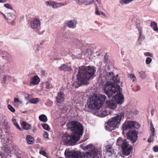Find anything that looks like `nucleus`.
<instances>
[{
    "instance_id": "nucleus-8",
    "label": "nucleus",
    "mask_w": 158,
    "mask_h": 158,
    "mask_svg": "<svg viewBox=\"0 0 158 158\" xmlns=\"http://www.w3.org/2000/svg\"><path fill=\"white\" fill-rule=\"evenodd\" d=\"M2 130L0 129V135L1 136V142L2 145V150L6 152H10L12 150V148H10L8 145V144L9 141V139L6 136L2 135Z\"/></svg>"
},
{
    "instance_id": "nucleus-24",
    "label": "nucleus",
    "mask_w": 158,
    "mask_h": 158,
    "mask_svg": "<svg viewBox=\"0 0 158 158\" xmlns=\"http://www.w3.org/2000/svg\"><path fill=\"white\" fill-rule=\"evenodd\" d=\"M78 1L86 5H88L92 4L94 2V0H78ZM98 2V0H96Z\"/></svg>"
},
{
    "instance_id": "nucleus-6",
    "label": "nucleus",
    "mask_w": 158,
    "mask_h": 158,
    "mask_svg": "<svg viewBox=\"0 0 158 158\" xmlns=\"http://www.w3.org/2000/svg\"><path fill=\"white\" fill-rule=\"evenodd\" d=\"M103 89L106 94L108 96L109 98L116 93L120 92L122 89L119 85H114L111 82H107L103 86Z\"/></svg>"
},
{
    "instance_id": "nucleus-7",
    "label": "nucleus",
    "mask_w": 158,
    "mask_h": 158,
    "mask_svg": "<svg viewBox=\"0 0 158 158\" xmlns=\"http://www.w3.org/2000/svg\"><path fill=\"white\" fill-rule=\"evenodd\" d=\"M116 144L121 146L124 155L127 156L130 154L131 148L126 139L123 140L121 138H119L117 140Z\"/></svg>"
},
{
    "instance_id": "nucleus-11",
    "label": "nucleus",
    "mask_w": 158,
    "mask_h": 158,
    "mask_svg": "<svg viewBox=\"0 0 158 158\" xmlns=\"http://www.w3.org/2000/svg\"><path fill=\"white\" fill-rule=\"evenodd\" d=\"M16 13L14 12H10L7 13V16L6 17L5 19L8 23L11 25L14 26L16 24L15 20L16 19Z\"/></svg>"
},
{
    "instance_id": "nucleus-63",
    "label": "nucleus",
    "mask_w": 158,
    "mask_h": 158,
    "mask_svg": "<svg viewBox=\"0 0 158 158\" xmlns=\"http://www.w3.org/2000/svg\"><path fill=\"white\" fill-rule=\"evenodd\" d=\"M60 158H63L62 157H60Z\"/></svg>"
},
{
    "instance_id": "nucleus-32",
    "label": "nucleus",
    "mask_w": 158,
    "mask_h": 158,
    "mask_svg": "<svg viewBox=\"0 0 158 158\" xmlns=\"http://www.w3.org/2000/svg\"><path fill=\"white\" fill-rule=\"evenodd\" d=\"M3 53L5 55V56H2L3 58V59L5 60H6L7 61L9 60L10 59L9 55L6 52H3Z\"/></svg>"
},
{
    "instance_id": "nucleus-30",
    "label": "nucleus",
    "mask_w": 158,
    "mask_h": 158,
    "mask_svg": "<svg viewBox=\"0 0 158 158\" xmlns=\"http://www.w3.org/2000/svg\"><path fill=\"white\" fill-rule=\"evenodd\" d=\"M136 28L138 30L139 34L143 33V30L142 27V24H136Z\"/></svg>"
},
{
    "instance_id": "nucleus-33",
    "label": "nucleus",
    "mask_w": 158,
    "mask_h": 158,
    "mask_svg": "<svg viewBox=\"0 0 158 158\" xmlns=\"http://www.w3.org/2000/svg\"><path fill=\"white\" fill-rule=\"evenodd\" d=\"M151 132V134L148 139V142L149 143H151L153 141L154 137L155 136L154 134L155 131H154L153 133L152 131Z\"/></svg>"
},
{
    "instance_id": "nucleus-38",
    "label": "nucleus",
    "mask_w": 158,
    "mask_h": 158,
    "mask_svg": "<svg viewBox=\"0 0 158 158\" xmlns=\"http://www.w3.org/2000/svg\"><path fill=\"white\" fill-rule=\"evenodd\" d=\"M139 37L138 40V42H140V41L143 40L144 39V36L143 35V33L139 34Z\"/></svg>"
},
{
    "instance_id": "nucleus-36",
    "label": "nucleus",
    "mask_w": 158,
    "mask_h": 158,
    "mask_svg": "<svg viewBox=\"0 0 158 158\" xmlns=\"http://www.w3.org/2000/svg\"><path fill=\"white\" fill-rule=\"evenodd\" d=\"M45 88L46 89H48L52 88V86L51 83L47 82L45 83Z\"/></svg>"
},
{
    "instance_id": "nucleus-51",
    "label": "nucleus",
    "mask_w": 158,
    "mask_h": 158,
    "mask_svg": "<svg viewBox=\"0 0 158 158\" xmlns=\"http://www.w3.org/2000/svg\"><path fill=\"white\" fill-rule=\"evenodd\" d=\"M153 151L155 152H158V147L157 146H154L153 148Z\"/></svg>"
},
{
    "instance_id": "nucleus-14",
    "label": "nucleus",
    "mask_w": 158,
    "mask_h": 158,
    "mask_svg": "<svg viewBox=\"0 0 158 158\" xmlns=\"http://www.w3.org/2000/svg\"><path fill=\"white\" fill-rule=\"evenodd\" d=\"M113 99L114 101H116L117 104H122L124 102V97L123 95L120 93H118L113 96Z\"/></svg>"
},
{
    "instance_id": "nucleus-18",
    "label": "nucleus",
    "mask_w": 158,
    "mask_h": 158,
    "mask_svg": "<svg viewBox=\"0 0 158 158\" xmlns=\"http://www.w3.org/2000/svg\"><path fill=\"white\" fill-rule=\"evenodd\" d=\"M139 113V111L135 108H133L130 109L127 114V115L129 116V118H131L135 115H137Z\"/></svg>"
},
{
    "instance_id": "nucleus-50",
    "label": "nucleus",
    "mask_w": 158,
    "mask_h": 158,
    "mask_svg": "<svg viewBox=\"0 0 158 158\" xmlns=\"http://www.w3.org/2000/svg\"><path fill=\"white\" fill-rule=\"evenodd\" d=\"M40 153L46 156H47L46 155H47L45 151H40Z\"/></svg>"
},
{
    "instance_id": "nucleus-61",
    "label": "nucleus",
    "mask_w": 158,
    "mask_h": 158,
    "mask_svg": "<svg viewBox=\"0 0 158 158\" xmlns=\"http://www.w3.org/2000/svg\"><path fill=\"white\" fill-rule=\"evenodd\" d=\"M4 124L5 125H6L8 124V123L6 122L5 121H4Z\"/></svg>"
},
{
    "instance_id": "nucleus-21",
    "label": "nucleus",
    "mask_w": 158,
    "mask_h": 158,
    "mask_svg": "<svg viewBox=\"0 0 158 158\" xmlns=\"http://www.w3.org/2000/svg\"><path fill=\"white\" fill-rule=\"evenodd\" d=\"M110 114V112L107 111L106 108L102 109L99 113L98 116L101 117H104Z\"/></svg>"
},
{
    "instance_id": "nucleus-55",
    "label": "nucleus",
    "mask_w": 158,
    "mask_h": 158,
    "mask_svg": "<svg viewBox=\"0 0 158 158\" xmlns=\"http://www.w3.org/2000/svg\"><path fill=\"white\" fill-rule=\"evenodd\" d=\"M84 144H81L80 145V148L83 149L84 150V148L85 147V146H84Z\"/></svg>"
},
{
    "instance_id": "nucleus-59",
    "label": "nucleus",
    "mask_w": 158,
    "mask_h": 158,
    "mask_svg": "<svg viewBox=\"0 0 158 158\" xmlns=\"http://www.w3.org/2000/svg\"><path fill=\"white\" fill-rule=\"evenodd\" d=\"M6 77L4 76L3 78V81H5L6 80Z\"/></svg>"
},
{
    "instance_id": "nucleus-23",
    "label": "nucleus",
    "mask_w": 158,
    "mask_h": 158,
    "mask_svg": "<svg viewBox=\"0 0 158 158\" xmlns=\"http://www.w3.org/2000/svg\"><path fill=\"white\" fill-rule=\"evenodd\" d=\"M67 4V3H66L57 2H56L53 1L52 7L54 8H56L61 6H63Z\"/></svg>"
},
{
    "instance_id": "nucleus-62",
    "label": "nucleus",
    "mask_w": 158,
    "mask_h": 158,
    "mask_svg": "<svg viewBox=\"0 0 158 158\" xmlns=\"http://www.w3.org/2000/svg\"><path fill=\"white\" fill-rule=\"evenodd\" d=\"M151 114H152V115L153 114V113H152V112H151Z\"/></svg>"
},
{
    "instance_id": "nucleus-37",
    "label": "nucleus",
    "mask_w": 158,
    "mask_h": 158,
    "mask_svg": "<svg viewBox=\"0 0 158 158\" xmlns=\"http://www.w3.org/2000/svg\"><path fill=\"white\" fill-rule=\"evenodd\" d=\"M12 122L14 124L17 128H18L19 130H20L21 129V128L20 127L18 124L17 123L15 119H12Z\"/></svg>"
},
{
    "instance_id": "nucleus-58",
    "label": "nucleus",
    "mask_w": 158,
    "mask_h": 158,
    "mask_svg": "<svg viewBox=\"0 0 158 158\" xmlns=\"http://www.w3.org/2000/svg\"><path fill=\"white\" fill-rule=\"evenodd\" d=\"M29 97V94L27 95V97H25V99L26 100H28Z\"/></svg>"
},
{
    "instance_id": "nucleus-45",
    "label": "nucleus",
    "mask_w": 158,
    "mask_h": 158,
    "mask_svg": "<svg viewBox=\"0 0 158 158\" xmlns=\"http://www.w3.org/2000/svg\"><path fill=\"white\" fill-rule=\"evenodd\" d=\"M150 125L151 131H152L153 133L154 131H155V129L152 122L150 123Z\"/></svg>"
},
{
    "instance_id": "nucleus-13",
    "label": "nucleus",
    "mask_w": 158,
    "mask_h": 158,
    "mask_svg": "<svg viewBox=\"0 0 158 158\" xmlns=\"http://www.w3.org/2000/svg\"><path fill=\"white\" fill-rule=\"evenodd\" d=\"M41 25L40 19L38 18H35L32 20L30 23V26L32 29H36Z\"/></svg>"
},
{
    "instance_id": "nucleus-29",
    "label": "nucleus",
    "mask_w": 158,
    "mask_h": 158,
    "mask_svg": "<svg viewBox=\"0 0 158 158\" xmlns=\"http://www.w3.org/2000/svg\"><path fill=\"white\" fill-rule=\"evenodd\" d=\"M157 25V24L154 22H152L150 25L151 27L156 31L158 30Z\"/></svg>"
},
{
    "instance_id": "nucleus-44",
    "label": "nucleus",
    "mask_w": 158,
    "mask_h": 158,
    "mask_svg": "<svg viewBox=\"0 0 158 158\" xmlns=\"http://www.w3.org/2000/svg\"><path fill=\"white\" fill-rule=\"evenodd\" d=\"M102 12L101 11L99 10V9L98 8V7H96V10L95 12V14L96 15H101V12Z\"/></svg>"
},
{
    "instance_id": "nucleus-5",
    "label": "nucleus",
    "mask_w": 158,
    "mask_h": 158,
    "mask_svg": "<svg viewBox=\"0 0 158 158\" xmlns=\"http://www.w3.org/2000/svg\"><path fill=\"white\" fill-rule=\"evenodd\" d=\"M124 113L122 112L109 120L106 124L105 128L106 130L111 131L118 127L122 119L124 118Z\"/></svg>"
},
{
    "instance_id": "nucleus-31",
    "label": "nucleus",
    "mask_w": 158,
    "mask_h": 158,
    "mask_svg": "<svg viewBox=\"0 0 158 158\" xmlns=\"http://www.w3.org/2000/svg\"><path fill=\"white\" fill-rule=\"evenodd\" d=\"M128 77L130 78L133 82H135L136 81V78L134 74H129L128 75Z\"/></svg>"
},
{
    "instance_id": "nucleus-35",
    "label": "nucleus",
    "mask_w": 158,
    "mask_h": 158,
    "mask_svg": "<svg viewBox=\"0 0 158 158\" xmlns=\"http://www.w3.org/2000/svg\"><path fill=\"white\" fill-rule=\"evenodd\" d=\"M4 6L6 8H7L8 9H10V10H13V7L9 3H7L4 4Z\"/></svg>"
},
{
    "instance_id": "nucleus-1",
    "label": "nucleus",
    "mask_w": 158,
    "mask_h": 158,
    "mask_svg": "<svg viewBox=\"0 0 158 158\" xmlns=\"http://www.w3.org/2000/svg\"><path fill=\"white\" fill-rule=\"evenodd\" d=\"M68 125V128L72 132V136L65 134L62 137V140L67 145H73L82 136L83 127L80 123L76 121H71Z\"/></svg>"
},
{
    "instance_id": "nucleus-48",
    "label": "nucleus",
    "mask_w": 158,
    "mask_h": 158,
    "mask_svg": "<svg viewBox=\"0 0 158 158\" xmlns=\"http://www.w3.org/2000/svg\"><path fill=\"white\" fill-rule=\"evenodd\" d=\"M144 54L145 56H150V57L153 56L152 54L150 52H146L144 53Z\"/></svg>"
},
{
    "instance_id": "nucleus-47",
    "label": "nucleus",
    "mask_w": 158,
    "mask_h": 158,
    "mask_svg": "<svg viewBox=\"0 0 158 158\" xmlns=\"http://www.w3.org/2000/svg\"><path fill=\"white\" fill-rule=\"evenodd\" d=\"M14 102L16 103H18L20 104H22V102L20 101L19 98H15L14 99Z\"/></svg>"
},
{
    "instance_id": "nucleus-40",
    "label": "nucleus",
    "mask_w": 158,
    "mask_h": 158,
    "mask_svg": "<svg viewBox=\"0 0 158 158\" xmlns=\"http://www.w3.org/2000/svg\"><path fill=\"white\" fill-rule=\"evenodd\" d=\"M43 127L45 130L49 131L50 129V128L49 125L47 124H43L42 125Z\"/></svg>"
},
{
    "instance_id": "nucleus-19",
    "label": "nucleus",
    "mask_w": 158,
    "mask_h": 158,
    "mask_svg": "<svg viewBox=\"0 0 158 158\" xmlns=\"http://www.w3.org/2000/svg\"><path fill=\"white\" fill-rule=\"evenodd\" d=\"M82 54L85 55H91L93 53V50L88 48L87 47L84 46L81 48Z\"/></svg>"
},
{
    "instance_id": "nucleus-17",
    "label": "nucleus",
    "mask_w": 158,
    "mask_h": 158,
    "mask_svg": "<svg viewBox=\"0 0 158 158\" xmlns=\"http://www.w3.org/2000/svg\"><path fill=\"white\" fill-rule=\"evenodd\" d=\"M77 23V21L76 20H71L68 22L67 26L70 28L74 29L76 28Z\"/></svg>"
},
{
    "instance_id": "nucleus-15",
    "label": "nucleus",
    "mask_w": 158,
    "mask_h": 158,
    "mask_svg": "<svg viewBox=\"0 0 158 158\" xmlns=\"http://www.w3.org/2000/svg\"><path fill=\"white\" fill-rule=\"evenodd\" d=\"M106 106L108 108L114 110L117 107V103L116 101H114L113 98L112 100H108L106 102Z\"/></svg>"
},
{
    "instance_id": "nucleus-49",
    "label": "nucleus",
    "mask_w": 158,
    "mask_h": 158,
    "mask_svg": "<svg viewBox=\"0 0 158 158\" xmlns=\"http://www.w3.org/2000/svg\"><path fill=\"white\" fill-rule=\"evenodd\" d=\"M106 148L107 149V151L108 152H110V153H112L111 151L110 150L111 149V147L110 146H107L106 147Z\"/></svg>"
},
{
    "instance_id": "nucleus-9",
    "label": "nucleus",
    "mask_w": 158,
    "mask_h": 158,
    "mask_svg": "<svg viewBox=\"0 0 158 158\" xmlns=\"http://www.w3.org/2000/svg\"><path fill=\"white\" fill-rule=\"evenodd\" d=\"M118 75L117 74L115 76H113L112 72L108 73L106 71H104L103 73H101V77L103 80L104 78L106 80H112L115 83H118L120 81L119 78L118 77Z\"/></svg>"
},
{
    "instance_id": "nucleus-25",
    "label": "nucleus",
    "mask_w": 158,
    "mask_h": 158,
    "mask_svg": "<svg viewBox=\"0 0 158 158\" xmlns=\"http://www.w3.org/2000/svg\"><path fill=\"white\" fill-rule=\"evenodd\" d=\"M22 125L23 128L25 130H28L31 129V125L25 122H22Z\"/></svg>"
},
{
    "instance_id": "nucleus-16",
    "label": "nucleus",
    "mask_w": 158,
    "mask_h": 158,
    "mask_svg": "<svg viewBox=\"0 0 158 158\" xmlns=\"http://www.w3.org/2000/svg\"><path fill=\"white\" fill-rule=\"evenodd\" d=\"M65 99V94L62 92H58L56 98V102L59 103H61L63 102Z\"/></svg>"
},
{
    "instance_id": "nucleus-42",
    "label": "nucleus",
    "mask_w": 158,
    "mask_h": 158,
    "mask_svg": "<svg viewBox=\"0 0 158 158\" xmlns=\"http://www.w3.org/2000/svg\"><path fill=\"white\" fill-rule=\"evenodd\" d=\"M53 1H47L45 2V4L47 6H52Z\"/></svg>"
},
{
    "instance_id": "nucleus-27",
    "label": "nucleus",
    "mask_w": 158,
    "mask_h": 158,
    "mask_svg": "<svg viewBox=\"0 0 158 158\" xmlns=\"http://www.w3.org/2000/svg\"><path fill=\"white\" fill-rule=\"evenodd\" d=\"M138 76L141 79H144L146 78V72L143 71H141L138 73Z\"/></svg>"
},
{
    "instance_id": "nucleus-22",
    "label": "nucleus",
    "mask_w": 158,
    "mask_h": 158,
    "mask_svg": "<svg viewBox=\"0 0 158 158\" xmlns=\"http://www.w3.org/2000/svg\"><path fill=\"white\" fill-rule=\"evenodd\" d=\"M59 69L61 71H69L72 70L71 67L67 64H62L59 67Z\"/></svg>"
},
{
    "instance_id": "nucleus-53",
    "label": "nucleus",
    "mask_w": 158,
    "mask_h": 158,
    "mask_svg": "<svg viewBox=\"0 0 158 158\" xmlns=\"http://www.w3.org/2000/svg\"><path fill=\"white\" fill-rule=\"evenodd\" d=\"M101 15H102L103 16H104V17L107 18L108 17V16H107L103 12H101Z\"/></svg>"
},
{
    "instance_id": "nucleus-4",
    "label": "nucleus",
    "mask_w": 158,
    "mask_h": 158,
    "mask_svg": "<svg viewBox=\"0 0 158 158\" xmlns=\"http://www.w3.org/2000/svg\"><path fill=\"white\" fill-rule=\"evenodd\" d=\"M106 96L104 95H99L97 96L94 94L88 99L87 105L90 109L98 110L102 106L106 99Z\"/></svg>"
},
{
    "instance_id": "nucleus-12",
    "label": "nucleus",
    "mask_w": 158,
    "mask_h": 158,
    "mask_svg": "<svg viewBox=\"0 0 158 158\" xmlns=\"http://www.w3.org/2000/svg\"><path fill=\"white\" fill-rule=\"evenodd\" d=\"M138 133L136 131H129L127 134V138L133 143L136 142L138 139Z\"/></svg>"
},
{
    "instance_id": "nucleus-28",
    "label": "nucleus",
    "mask_w": 158,
    "mask_h": 158,
    "mask_svg": "<svg viewBox=\"0 0 158 158\" xmlns=\"http://www.w3.org/2000/svg\"><path fill=\"white\" fill-rule=\"evenodd\" d=\"M39 118L40 121L44 122H46L48 121L47 116L44 114H41L39 116Z\"/></svg>"
},
{
    "instance_id": "nucleus-20",
    "label": "nucleus",
    "mask_w": 158,
    "mask_h": 158,
    "mask_svg": "<svg viewBox=\"0 0 158 158\" xmlns=\"http://www.w3.org/2000/svg\"><path fill=\"white\" fill-rule=\"evenodd\" d=\"M40 81V78L36 75L32 77L31 79L30 84L31 85H36L38 84Z\"/></svg>"
},
{
    "instance_id": "nucleus-10",
    "label": "nucleus",
    "mask_w": 158,
    "mask_h": 158,
    "mask_svg": "<svg viewBox=\"0 0 158 158\" xmlns=\"http://www.w3.org/2000/svg\"><path fill=\"white\" fill-rule=\"evenodd\" d=\"M140 127V125L138 123L133 121H127L123 125V130L128 129H137Z\"/></svg>"
},
{
    "instance_id": "nucleus-43",
    "label": "nucleus",
    "mask_w": 158,
    "mask_h": 158,
    "mask_svg": "<svg viewBox=\"0 0 158 158\" xmlns=\"http://www.w3.org/2000/svg\"><path fill=\"white\" fill-rule=\"evenodd\" d=\"M8 109L12 112H14L15 111V109L10 105H9L7 106Z\"/></svg>"
},
{
    "instance_id": "nucleus-26",
    "label": "nucleus",
    "mask_w": 158,
    "mask_h": 158,
    "mask_svg": "<svg viewBox=\"0 0 158 158\" xmlns=\"http://www.w3.org/2000/svg\"><path fill=\"white\" fill-rule=\"evenodd\" d=\"M26 140L28 144H31L34 143V138L31 135H27L26 137Z\"/></svg>"
},
{
    "instance_id": "nucleus-56",
    "label": "nucleus",
    "mask_w": 158,
    "mask_h": 158,
    "mask_svg": "<svg viewBox=\"0 0 158 158\" xmlns=\"http://www.w3.org/2000/svg\"><path fill=\"white\" fill-rule=\"evenodd\" d=\"M6 1V0H0V3H5Z\"/></svg>"
},
{
    "instance_id": "nucleus-52",
    "label": "nucleus",
    "mask_w": 158,
    "mask_h": 158,
    "mask_svg": "<svg viewBox=\"0 0 158 158\" xmlns=\"http://www.w3.org/2000/svg\"><path fill=\"white\" fill-rule=\"evenodd\" d=\"M101 15H102L103 16H104V17L107 18L108 17V16H107L103 12H101Z\"/></svg>"
},
{
    "instance_id": "nucleus-34",
    "label": "nucleus",
    "mask_w": 158,
    "mask_h": 158,
    "mask_svg": "<svg viewBox=\"0 0 158 158\" xmlns=\"http://www.w3.org/2000/svg\"><path fill=\"white\" fill-rule=\"evenodd\" d=\"M39 99L38 98H33L29 102L30 103L36 104L39 102Z\"/></svg>"
},
{
    "instance_id": "nucleus-54",
    "label": "nucleus",
    "mask_w": 158,
    "mask_h": 158,
    "mask_svg": "<svg viewBox=\"0 0 158 158\" xmlns=\"http://www.w3.org/2000/svg\"><path fill=\"white\" fill-rule=\"evenodd\" d=\"M0 15H2V16H3L4 17L5 19L6 17V16L3 12H2L1 11V12L0 13Z\"/></svg>"
},
{
    "instance_id": "nucleus-57",
    "label": "nucleus",
    "mask_w": 158,
    "mask_h": 158,
    "mask_svg": "<svg viewBox=\"0 0 158 158\" xmlns=\"http://www.w3.org/2000/svg\"><path fill=\"white\" fill-rule=\"evenodd\" d=\"M37 130V128L36 127H34L32 130L33 132L34 133H35L36 131Z\"/></svg>"
},
{
    "instance_id": "nucleus-60",
    "label": "nucleus",
    "mask_w": 158,
    "mask_h": 158,
    "mask_svg": "<svg viewBox=\"0 0 158 158\" xmlns=\"http://www.w3.org/2000/svg\"><path fill=\"white\" fill-rule=\"evenodd\" d=\"M18 158H25V157L22 156H19L18 157Z\"/></svg>"
},
{
    "instance_id": "nucleus-46",
    "label": "nucleus",
    "mask_w": 158,
    "mask_h": 158,
    "mask_svg": "<svg viewBox=\"0 0 158 158\" xmlns=\"http://www.w3.org/2000/svg\"><path fill=\"white\" fill-rule=\"evenodd\" d=\"M48 134L46 132H44L43 134V137L44 138L48 139Z\"/></svg>"
},
{
    "instance_id": "nucleus-2",
    "label": "nucleus",
    "mask_w": 158,
    "mask_h": 158,
    "mask_svg": "<svg viewBox=\"0 0 158 158\" xmlns=\"http://www.w3.org/2000/svg\"><path fill=\"white\" fill-rule=\"evenodd\" d=\"M77 70L78 71L76 75L77 82L74 84L76 88L89 84L88 81L94 75L96 68L93 66H82L78 69H76V71Z\"/></svg>"
},
{
    "instance_id": "nucleus-3",
    "label": "nucleus",
    "mask_w": 158,
    "mask_h": 158,
    "mask_svg": "<svg viewBox=\"0 0 158 158\" xmlns=\"http://www.w3.org/2000/svg\"><path fill=\"white\" fill-rule=\"evenodd\" d=\"M91 149L89 152L82 154L77 152H69L65 151L64 155L67 158H99L101 152L98 149L94 147L93 145L89 144L85 146L84 150Z\"/></svg>"
},
{
    "instance_id": "nucleus-39",
    "label": "nucleus",
    "mask_w": 158,
    "mask_h": 158,
    "mask_svg": "<svg viewBox=\"0 0 158 158\" xmlns=\"http://www.w3.org/2000/svg\"><path fill=\"white\" fill-rule=\"evenodd\" d=\"M74 44L77 47L80 46L81 45V42L77 39L74 40Z\"/></svg>"
},
{
    "instance_id": "nucleus-41",
    "label": "nucleus",
    "mask_w": 158,
    "mask_h": 158,
    "mask_svg": "<svg viewBox=\"0 0 158 158\" xmlns=\"http://www.w3.org/2000/svg\"><path fill=\"white\" fill-rule=\"evenodd\" d=\"M152 61V59L149 57H147L146 58L145 63L146 64L148 65L150 64Z\"/></svg>"
}]
</instances>
